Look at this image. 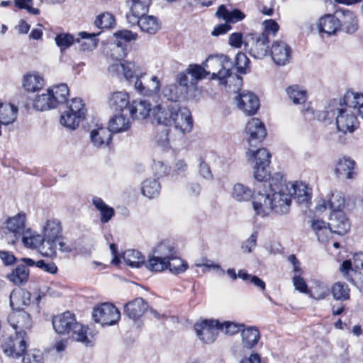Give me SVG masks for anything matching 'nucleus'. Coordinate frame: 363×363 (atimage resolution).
<instances>
[{"instance_id":"7","label":"nucleus","mask_w":363,"mask_h":363,"mask_svg":"<svg viewBox=\"0 0 363 363\" xmlns=\"http://www.w3.org/2000/svg\"><path fill=\"white\" fill-rule=\"evenodd\" d=\"M269 39L265 34L250 33L245 36L244 47L251 56L255 58H262L267 55L269 50Z\"/></svg>"},{"instance_id":"18","label":"nucleus","mask_w":363,"mask_h":363,"mask_svg":"<svg viewBox=\"0 0 363 363\" xmlns=\"http://www.w3.org/2000/svg\"><path fill=\"white\" fill-rule=\"evenodd\" d=\"M335 173L339 179H352L357 173L356 162L350 157L340 158L336 163Z\"/></svg>"},{"instance_id":"52","label":"nucleus","mask_w":363,"mask_h":363,"mask_svg":"<svg viewBox=\"0 0 363 363\" xmlns=\"http://www.w3.org/2000/svg\"><path fill=\"white\" fill-rule=\"evenodd\" d=\"M135 64L131 62H126L125 63H116L109 67V72H122L124 77L127 79H131L134 77Z\"/></svg>"},{"instance_id":"56","label":"nucleus","mask_w":363,"mask_h":363,"mask_svg":"<svg viewBox=\"0 0 363 363\" xmlns=\"http://www.w3.org/2000/svg\"><path fill=\"white\" fill-rule=\"evenodd\" d=\"M38 248L43 256L53 257L56 255L57 250V240L45 239L43 237L42 244Z\"/></svg>"},{"instance_id":"5","label":"nucleus","mask_w":363,"mask_h":363,"mask_svg":"<svg viewBox=\"0 0 363 363\" xmlns=\"http://www.w3.org/2000/svg\"><path fill=\"white\" fill-rule=\"evenodd\" d=\"M92 317L96 323L113 325L120 320L121 313L113 304L103 303L93 308Z\"/></svg>"},{"instance_id":"1","label":"nucleus","mask_w":363,"mask_h":363,"mask_svg":"<svg viewBox=\"0 0 363 363\" xmlns=\"http://www.w3.org/2000/svg\"><path fill=\"white\" fill-rule=\"evenodd\" d=\"M233 62L226 55H220L219 57L209 56L202 65L191 64L186 68V73L191 76L190 86L195 87L199 81L205 79L211 71H207L206 68L213 67H222L223 69H219L218 72H213V79H219L224 80L231 74V69Z\"/></svg>"},{"instance_id":"58","label":"nucleus","mask_w":363,"mask_h":363,"mask_svg":"<svg viewBox=\"0 0 363 363\" xmlns=\"http://www.w3.org/2000/svg\"><path fill=\"white\" fill-rule=\"evenodd\" d=\"M115 24V17L111 13L99 14L96 20L95 25L99 28H110Z\"/></svg>"},{"instance_id":"63","label":"nucleus","mask_w":363,"mask_h":363,"mask_svg":"<svg viewBox=\"0 0 363 363\" xmlns=\"http://www.w3.org/2000/svg\"><path fill=\"white\" fill-rule=\"evenodd\" d=\"M244 327L245 325L243 324H237L233 322L226 321L223 323H220L219 329L227 335H233L239 332H242Z\"/></svg>"},{"instance_id":"43","label":"nucleus","mask_w":363,"mask_h":363,"mask_svg":"<svg viewBox=\"0 0 363 363\" xmlns=\"http://www.w3.org/2000/svg\"><path fill=\"white\" fill-rule=\"evenodd\" d=\"M20 240L27 248L37 249L41 245L43 238L30 228H27L21 237H20Z\"/></svg>"},{"instance_id":"15","label":"nucleus","mask_w":363,"mask_h":363,"mask_svg":"<svg viewBox=\"0 0 363 363\" xmlns=\"http://www.w3.org/2000/svg\"><path fill=\"white\" fill-rule=\"evenodd\" d=\"M171 125H174L175 130L182 134L189 133L193 128V120L190 111L186 108L179 107L172 118Z\"/></svg>"},{"instance_id":"50","label":"nucleus","mask_w":363,"mask_h":363,"mask_svg":"<svg viewBox=\"0 0 363 363\" xmlns=\"http://www.w3.org/2000/svg\"><path fill=\"white\" fill-rule=\"evenodd\" d=\"M82 118L78 117L76 114L65 111L62 113L60 117V124L68 129L75 130L79 125Z\"/></svg>"},{"instance_id":"22","label":"nucleus","mask_w":363,"mask_h":363,"mask_svg":"<svg viewBox=\"0 0 363 363\" xmlns=\"http://www.w3.org/2000/svg\"><path fill=\"white\" fill-rule=\"evenodd\" d=\"M148 308V304L143 298H136L124 306V313L133 320L140 318Z\"/></svg>"},{"instance_id":"9","label":"nucleus","mask_w":363,"mask_h":363,"mask_svg":"<svg viewBox=\"0 0 363 363\" xmlns=\"http://www.w3.org/2000/svg\"><path fill=\"white\" fill-rule=\"evenodd\" d=\"M252 157H255L254 177L259 182L264 183L269 177L267 167L270 163L271 154L266 148L252 151Z\"/></svg>"},{"instance_id":"13","label":"nucleus","mask_w":363,"mask_h":363,"mask_svg":"<svg viewBox=\"0 0 363 363\" xmlns=\"http://www.w3.org/2000/svg\"><path fill=\"white\" fill-rule=\"evenodd\" d=\"M238 107L248 116L254 115L259 108V100L252 92L242 91L237 97Z\"/></svg>"},{"instance_id":"24","label":"nucleus","mask_w":363,"mask_h":363,"mask_svg":"<svg viewBox=\"0 0 363 363\" xmlns=\"http://www.w3.org/2000/svg\"><path fill=\"white\" fill-rule=\"evenodd\" d=\"M134 86L140 94L145 96H153L159 94L161 83L157 76H152L146 85H143L141 80L137 78Z\"/></svg>"},{"instance_id":"23","label":"nucleus","mask_w":363,"mask_h":363,"mask_svg":"<svg viewBox=\"0 0 363 363\" xmlns=\"http://www.w3.org/2000/svg\"><path fill=\"white\" fill-rule=\"evenodd\" d=\"M247 134L249 135V143L252 145V142H260L266 135L267 130L264 123L258 118H253L247 123L245 128Z\"/></svg>"},{"instance_id":"62","label":"nucleus","mask_w":363,"mask_h":363,"mask_svg":"<svg viewBox=\"0 0 363 363\" xmlns=\"http://www.w3.org/2000/svg\"><path fill=\"white\" fill-rule=\"evenodd\" d=\"M330 208L332 212L336 211H342V208L345 205V198L341 192L332 194L331 198L328 201Z\"/></svg>"},{"instance_id":"54","label":"nucleus","mask_w":363,"mask_h":363,"mask_svg":"<svg viewBox=\"0 0 363 363\" xmlns=\"http://www.w3.org/2000/svg\"><path fill=\"white\" fill-rule=\"evenodd\" d=\"M127 4L130 6L131 12L143 16L148 12L151 0H128Z\"/></svg>"},{"instance_id":"44","label":"nucleus","mask_w":363,"mask_h":363,"mask_svg":"<svg viewBox=\"0 0 363 363\" xmlns=\"http://www.w3.org/2000/svg\"><path fill=\"white\" fill-rule=\"evenodd\" d=\"M330 292V288L327 284L315 280L313 282V286L309 289L308 294L315 300H323L329 296Z\"/></svg>"},{"instance_id":"39","label":"nucleus","mask_w":363,"mask_h":363,"mask_svg":"<svg viewBox=\"0 0 363 363\" xmlns=\"http://www.w3.org/2000/svg\"><path fill=\"white\" fill-rule=\"evenodd\" d=\"M18 108L11 104H0V123L7 125L13 123L17 116Z\"/></svg>"},{"instance_id":"8","label":"nucleus","mask_w":363,"mask_h":363,"mask_svg":"<svg viewBox=\"0 0 363 363\" xmlns=\"http://www.w3.org/2000/svg\"><path fill=\"white\" fill-rule=\"evenodd\" d=\"M26 216L24 213L7 218L4 223L8 233H6L9 243L14 244L20 240V237L26 230Z\"/></svg>"},{"instance_id":"21","label":"nucleus","mask_w":363,"mask_h":363,"mask_svg":"<svg viewBox=\"0 0 363 363\" xmlns=\"http://www.w3.org/2000/svg\"><path fill=\"white\" fill-rule=\"evenodd\" d=\"M328 225L334 233L345 235L350 228V223L342 211L332 212Z\"/></svg>"},{"instance_id":"51","label":"nucleus","mask_w":363,"mask_h":363,"mask_svg":"<svg viewBox=\"0 0 363 363\" xmlns=\"http://www.w3.org/2000/svg\"><path fill=\"white\" fill-rule=\"evenodd\" d=\"M334 299L345 301L350 298V289L347 284L336 282L330 289Z\"/></svg>"},{"instance_id":"46","label":"nucleus","mask_w":363,"mask_h":363,"mask_svg":"<svg viewBox=\"0 0 363 363\" xmlns=\"http://www.w3.org/2000/svg\"><path fill=\"white\" fill-rule=\"evenodd\" d=\"M123 259L124 262L131 267L139 268L145 265L147 262L145 261V257L138 250H128L123 253Z\"/></svg>"},{"instance_id":"45","label":"nucleus","mask_w":363,"mask_h":363,"mask_svg":"<svg viewBox=\"0 0 363 363\" xmlns=\"http://www.w3.org/2000/svg\"><path fill=\"white\" fill-rule=\"evenodd\" d=\"M49 93L55 101V105L56 107L60 104H63L67 101L69 96V89L66 84H60L56 86H53L48 89Z\"/></svg>"},{"instance_id":"31","label":"nucleus","mask_w":363,"mask_h":363,"mask_svg":"<svg viewBox=\"0 0 363 363\" xmlns=\"http://www.w3.org/2000/svg\"><path fill=\"white\" fill-rule=\"evenodd\" d=\"M241 336L243 347L247 349H252L258 344L260 339V333L257 327H244L241 332Z\"/></svg>"},{"instance_id":"6","label":"nucleus","mask_w":363,"mask_h":363,"mask_svg":"<svg viewBox=\"0 0 363 363\" xmlns=\"http://www.w3.org/2000/svg\"><path fill=\"white\" fill-rule=\"evenodd\" d=\"M26 336L21 331L5 337L1 347L4 352L9 357L18 358L23 356L27 349Z\"/></svg>"},{"instance_id":"14","label":"nucleus","mask_w":363,"mask_h":363,"mask_svg":"<svg viewBox=\"0 0 363 363\" xmlns=\"http://www.w3.org/2000/svg\"><path fill=\"white\" fill-rule=\"evenodd\" d=\"M8 322L15 330V333L21 331L26 334V330L32 328V319L30 314L24 310H17L8 316Z\"/></svg>"},{"instance_id":"17","label":"nucleus","mask_w":363,"mask_h":363,"mask_svg":"<svg viewBox=\"0 0 363 363\" xmlns=\"http://www.w3.org/2000/svg\"><path fill=\"white\" fill-rule=\"evenodd\" d=\"M138 34L128 30H121L114 33L116 38L111 51L118 54L116 59L120 60L125 55V43L137 38Z\"/></svg>"},{"instance_id":"28","label":"nucleus","mask_w":363,"mask_h":363,"mask_svg":"<svg viewBox=\"0 0 363 363\" xmlns=\"http://www.w3.org/2000/svg\"><path fill=\"white\" fill-rule=\"evenodd\" d=\"M269 180L267 179L264 183L259 184V187L267 190V187L269 188L270 191L274 193L275 191H281L289 190V182L284 179V177L281 173H275L272 177H269Z\"/></svg>"},{"instance_id":"61","label":"nucleus","mask_w":363,"mask_h":363,"mask_svg":"<svg viewBox=\"0 0 363 363\" xmlns=\"http://www.w3.org/2000/svg\"><path fill=\"white\" fill-rule=\"evenodd\" d=\"M68 111H70L76 114L78 117H81L83 119L85 117L86 109L82 100L79 98H74L71 100V102L68 107Z\"/></svg>"},{"instance_id":"42","label":"nucleus","mask_w":363,"mask_h":363,"mask_svg":"<svg viewBox=\"0 0 363 363\" xmlns=\"http://www.w3.org/2000/svg\"><path fill=\"white\" fill-rule=\"evenodd\" d=\"M92 203L100 212L101 221L102 223H108L114 216V209L106 205L101 198L94 196L92 199Z\"/></svg>"},{"instance_id":"3","label":"nucleus","mask_w":363,"mask_h":363,"mask_svg":"<svg viewBox=\"0 0 363 363\" xmlns=\"http://www.w3.org/2000/svg\"><path fill=\"white\" fill-rule=\"evenodd\" d=\"M52 324L55 331L58 334L69 335L74 340L85 345L91 343V340L88 336V327L78 323L75 315L69 311L55 315Z\"/></svg>"},{"instance_id":"32","label":"nucleus","mask_w":363,"mask_h":363,"mask_svg":"<svg viewBox=\"0 0 363 363\" xmlns=\"http://www.w3.org/2000/svg\"><path fill=\"white\" fill-rule=\"evenodd\" d=\"M287 191L291 194V199L293 197L296 199L300 203H308L311 199V194L305 184L289 182V190Z\"/></svg>"},{"instance_id":"60","label":"nucleus","mask_w":363,"mask_h":363,"mask_svg":"<svg viewBox=\"0 0 363 363\" xmlns=\"http://www.w3.org/2000/svg\"><path fill=\"white\" fill-rule=\"evenodd\" d=\"M56 45L60 48L61 51L69 48L74 42V38L69 33L57 34L55 38Z\"/></svg>"},{"instance_id":"27","label":"nucleus","mask_w":363,"mask_h":363,"mask_svg":"<svg viewBox=\"0 0 363 363\" xmlns=\"http://www.w3.org/2000/svg\"><path fill=\"white\" fill-rule=\"evenodd\" d=\"M90 138L93 145L96 147L107 146L111 141V133L108 128L98 126L90 133Z\"/></svg>"},{"instance_id":"64","label":"nucleus","mask_w":363,"mask_h":363,"mask_svg":"<svg viewBox=\"0 0 363 363\" xmlns=\"http://www.w3.org/2000/svg\"><path fill=\"white\" fill-rule=\"evenodd\" d=\"M250 60L245 54L239 52L236 55L235 66L240 74H245L249 68Z\"/></svg>"},{"instance_id":"29","label":"nucleus","mask_w":363,"mask_h":363,"mask_svg":"<svg viewBox=\"0 0 363 363\" xmlns=\"http://www.w3.org/2000/svg\"><path fill=\"white\" fill-rule=\"evenodd\" d=\"M342 102L363 118V94L347 91Z\"/></svg>"},{"instance_id":"55","label":"nucleus","mask_w":363,"mask_h":363,"mask_svg":"<svg viewBox=\"0 0 363 363\" xmlns=\"http://www.w3.org/2000/svg\"><path fill=\"white\" fill-rule=\"evenodd\" d=\"M287 94L296 104H301L306 100V91L301 89L298 85H292L287 88Z\"/></svg>"},{"instance_id":"20","label":"nucleus","mask_w":363,"mask_h":363,"mask_svg":"<svg viewBox=\"0 0 363 363\" xmlns=\"http://www.w3.org/2000/svg\"><path fill=\"white\" fill-rule=\"evenodd\" d=\"M272 211L277 214H286L289 212L291 194L287 191H275L271 195Z\"/></svg>"},{"instance_id":"49","label":"nucleus","mask_w":363,"mask_h":363,"mask_svg":"<svg viewBox=\"0 0 363 363\" xmlns=\"http://www.w3.org/2000/svg\"><path fill=\"white\" fill-rule=\"evenodd\" d=\"M160 184L155 179H147L143 182L142 186L143 194L149 198L153 199L160 194Z\"/></svg>"},{"instance_id":"19","label":"nucleus","mask_w":363,"mask_h":363,"mask_svg":"<svg viewBox=\"0 0 363 363\" xmlns=\"http://www.w3.org/2000/svg\"><path fill=\"white\" fill-rule=\"evenodd\" d=\"M272 211L277 214H286L289 212L291 194L287 191H275L271 195Z\"/></svg>"},{"instance_id":"59","label":"nucleus","mask_w":363,"mask_h":363,"mask_svg":"<svg viewBox=\"0 0 363 363\" xmlns=\"http://www.w3.org/2000/svg\"><path fill=\"white\" fill-rule=\"evenodd\" d=\"M100 33H87L85 31L79 33V35L84 40H86L87 42H84V44H82V49L84 50H93L97 46L98 40L96 39V36L99 35Z\"/></svg>"},{"instance_id":"48","label":"nucleus","mask_w":363,"mask_h":363,"mask_svg":"<svg viewBox=\"0 0 363 363\" xmlns=\"http://www.w3.org/2000/svg\"><path fill=\"white\" fill-rule=\"evenodd\" d=\"M188 268V264L186 262L182 260L176 254H174L172 257L166 261L165 269H169L174 274H179L184 272Z\"/></svg>"},{"instance_id":"34","label":"nucleus","mask_w":363,"mask_h":363,"mask_svg":"<svg viewBox=\"0 0 363 363\" xmlns=\"http://www.w3.org/2000/svg\"><path fill=\"white\" fill-rule=\"evenodd\" d=\"M255 195V191L247 186L242 183H236L233 185L230 191V196L233 199L237 202H246Z\"/></svg>"},{"instance_id":"36","label":"nucleus","mask_w":363,"mask_h":363,"mask_svg":"<svg viewBox=\"0 0 363 363\" xmlns=\"http://www.w3.org/2000/svg\"><path fill=\"white\" fill-rule=\"evenodd\" d=\"M45 239H55L58 240L62 236L61 223L56 218L48 219L43 228Z\"/></svg>"},{"instance_id":"47","label":"nucleus","mask_w":363,"mask_h":363,"mask_svg":"<svg viewBox=\"0 0 363 363\" xmlns=\"http://www.w3.org/2000/svg\"><path fill=\"white\" fill-rule=\"evenodd\" d=\"M55 101L52 96L47 91L46 94L37 96L33 101V108L38 111H44L50 108H56Z\"/></svg>"},{"instance_id":"30","label":"nucleus","mask_w":363,"mask_h":363,"mask_svg":"<svg viewBox=\"0 0 363 363\" xmlns=\"http://www.w3.org/2000/svg\"><path fill=\"white\" fill-rule=\"evenodd\" d=\"M216 16L229 24L235 23L245 18V14L240 10L235 9L233 11H228L226 6L223 4L218 6Z\"/></svg>"},{"instance_id":"16","label":"nucleus","mask_w":363,"mask_h":363,"mask_svg":"<svg viewBox=\"0 0 363 363\" xmlns=\"http://www.w3.org/2000/svg\"><path fill=\"white\" fill-rule=\"evenodd\" d=\"M270 54L276 65L284 66L289 62L291 56V49L285 42L276 40L272 45Z\"/></svg>"},{"instance_id":"40","label":"nucleus","mask_w":363,"mask_h":363,"mask_svg":"<svg viewBox=\"0 0 363 363\" xmlns=\"http://www.w3.org/2000/svg\"><path fill=\"white\" fill-rule=\"evenodd\" d=\"M139 27L143 32L153 35L160 29V24L157 17L145 14L140 16Z\"/></svg>"},{"instance_id":"57","label":"nucleus","mask_w":363,"mask_h":363,"mask_svg":"<svg viewBox=\"0 0 363 363\" xmlns=\"http://www.w3.org/2000/svg\"><path fill=\"white\" fill-rule=\"evenodd\" d=\"M30 296V294L28 291L19 290H13L10 294V306L13 309L21 310V298H28Z\"/></svg>"},{"instance_id":"53","label":"nucleus","mask_w":363,"mask_h":363,"mask_svg":"<svg viewBox=\"0 0 363 363\" xmlns=\"http://www.w3.org/2000/svg\"><path fill=\"white\" fill-rule=\"evenodd\" d=\"M178 86L174 84H169L164 86L162 89V101L165 99L166 103L169 104H177L179 99L180 94L178 91Z\"/></svg>"},{"instance_id":"26","label":"nucleus","mask_w":363,"mask_h":363,"mask_svg":"<svg viewBox=\"0 0 363 363\" xmlns=\"http://www.w3.org/2000/svg\"><path fill=\"white\" fill-rule=\"evenodd\" d=\"M108 104L115 111H128V106L130 104L129 95L125 91L114 92L108 98Z\"/></svg>"},{"instance_id":"12","label":"nucleus","mask_w":363,"mask_h":363,"mask_svg":"<svg viewBox=\"0 0 363 363\" xmlns=\"http://www.w3.org/2000/svg\"><path fill=\"white\" fill-rule=\"evenodd\" d=\"M263 191L259 186L255 188L252 204L255 213L257 215L264 216L272 211V202L271 195L268 191L263 189Z\"/></svg>"},{"instance_id":"4","label":"nucleus","mask_w":363,"mask_h":363,"mask_svg":"<svg viewBox=\"0 0 363 363\" xmlns=\"http://www.w3.org/2000/svg\"><path fill=\"white\" fill-rule=\"evenodd\" d=\"M176 252L173 242L169 240H163L153 249L152 255L149 257L145 267L151 272H162L165 270L166 261L172 257Z\"/></svg>"},{"instance_id":"10","label":"nucleus","mask_w":363,"mask_h":363,"mask_svg":"<svg viewBox=\"0 0 363 363\" xmlns=\"http://www.w3.org/2000/svg\"><path fill=\"white\" fill-rule=\"evenodd\" d=\"M220 325L218 320H204L194 325L195 331L200 340L207 344L212 343L218 336Z\"/></svg>"},{"instance_id":"2","label":"nucleus","mask_w":363,"mask_h":363,"mask_svg":"<svg viewBox=\"0 0 363 363\" xmlns=\"http://www.w3.org/2000/svg\"><path fill=\"white\" fill-rule=\"evenodd\" d=\"M323 115L322 118L325 121L335 118L337 130L344 133H352L357 128L356 112L343 104L342 100H331Z\"/></svg>"},{"instance_id":"33","label":"nucleus","mask_w":363,"mask_h":363,"mask_svg":"<svg viewBox=\"0 0 363 363\" xmlns=\"http://www.w3.org/2000/svg\"><path fill=\"white\" fill-rule=\"evenodd\" d=\"M318 28L320 32L335 34L340 28V21L334 15L328 14L320 18Z\"/></svg>"},{"instance_id":"37","label":"nucleus","mask_w":363,"mask_h":363,"mask_svg":"<svg viewBox=\"0 0 363 363\" xmlns=\"http://www.w3.org/2000/svg\"><path fill=\"white\" fill-rule=\"evenodd\" d=\"M130 126L129 119L123 113L116 114L108 123V130L111 133H120L127 130Z\"/></svg>"},{"instance_id":"11","label":"nucleus","mask_w":363,"mask_h":363,"mask_svg":"<svg viewBox=\"0 0 363 363\" xmlns=\"http://www.w3.org/2000/svg\"><path fill=\"white\" fill-rule=\"evenodd\" d=\"M179 108L178 104H169L164 101L152 108V116L159 123L164 126H171L172 118Z\"/></svg>"},{"instance_id":"41","label":"nucleus","mask_w":363,"mask_h":363,"mask_svg":"<svg viewBox=\"0 0 363 363\" xmlns=\"http://www.w3.org/2000/svg\"><path fill=\"white\" fill-rule=\"evenodd\" d=\"M29 269L24 264H18L11 273L7 274L10 281L16 285H21L28 279Z\"/></svg>"},{"instance_id":"25","label":"nucleus","mask_w":363,"mask_h":363,"mask_svg":"<svg viewBox=\"0 0 363 363\" xmlns=\"http://www.w3.org/2000/svg\"><path fill=\"white\" fill-rule=\"evenodd\" d=\"M128 112L133 119H145L149 115L152 109L150 108V104L146 101H133L128 106Z\"/></svg>"},{"instance_id":"38","label":"nucleus","mask_w":363,"mask_h":363,"mask_svg":"<svg viewBox=\"0 0 363 363\" xmlns=\"http://www.w3.org/2000/svg\"><path fill=\"white\" fill-rule=\"evenodd\" d=\"M342 15L340 26L342 30L349 34L355 33L358 29L357 19L355 14L349 10L340 11Z\"/></svg>"},{"instance_id":"35","label":"nucleus","mask_w":363,"mask_h":363,"mask_svg":"<svg viewBox=\"0 0 363 363\" xmlns=\"http://www.w3.org/2000/svg\"><path fill=\"white\" fill-rule=\"evenodd\" d=\"M44 85V78L37 73H28L23 77V86L28 91L35 92Z\"/></svg>"}]
</instances>
